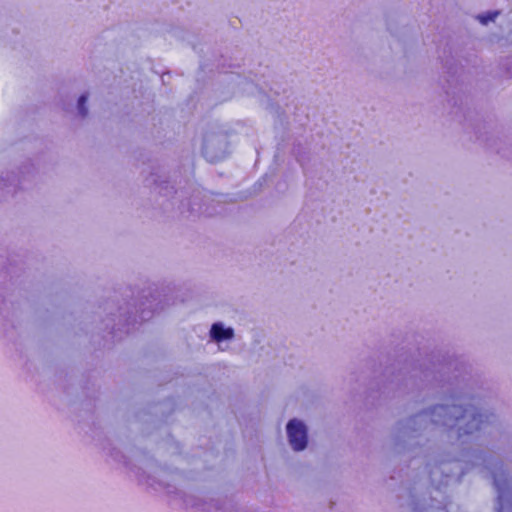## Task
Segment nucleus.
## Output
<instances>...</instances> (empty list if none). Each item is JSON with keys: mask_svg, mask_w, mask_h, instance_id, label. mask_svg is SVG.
I'll list each match as a JSON object with an SVG mask.
<instances>
[{"mask_svg": "<svg viewBox=\"0 0 512 512\" xmlns=\"http://www.w3.org/2000/svg\"><path fill=\"white\" fill-rule=\"evenodd\" d=\"M289 442L295 451H301L307 446V430L305 425L296 419L287 424Z\"/></svg>", "mask_w": 512, "mask_h": 512, "instance_id": "f257e3e1", "label": "nucleus"}, {"mask_svg": "<svg viewBox=\"0 0 512 512\" xmlns=\"http://www.w3.org/2000/svg\"><path fill=\"white\" fill-rule=\"evenodd\" d=\"M233 335L234 331L232 328H224L220 323H215L211 327V336L217 342L231 339Z\"/></svg>", "mask_w": 512, "mask_h": 512, "instance_id": "f03ea898", "label": "nucleus"}, {"mask_svg": "<svg viewBox=\"0 0 512 512\" xmlns=\"http://www.w3.org/2000/svg\"><path fill=\"white\" fill-rule=\"evenodd\" d=\"M493 481H494V486L499 493V498L502 499L503 491L508 483L507 478L502 477V475L498 476L497 473H493Z\"/></svg>", "mask_w": 512, "mask_h": 512, "instance_id": "7ed1b4c3", "label": "nucleus"}, {"mask_svg": "<svg viewBox=\"0 0 512 512\" xmlns=\"http://www.w3.org/2000/svg\"><path fill=\"white\" fill-rule=\"evenodd\" d=\"M498 14V12H489L487 14L479 15L477 18L482 24L486 25L488 22L494 21Z\"/></svg>", "mask_w": 512, "mask_h": 512, "instance_id": "20e7f679", "label": "nucleus"}, {"mask_svg": "<svg viewBox=\"0 0 512 512\" xmlns=\"http://www.w3.org/2000/svg\"><path fill=\"white\" fill-rule=\"evenodd\" d=\"M86 101H87V96L86 95H81L79 100H78V109H79V112L81 113L82 116H86L87 113H88V110H87V107H86Z\"/></svg>", "mask_w": 512, "mask_h": 512, "instance_id": "39448f33", "label": "nucleus"}, {"mask_svg": "<svg viewBox=\"0 0 512 512\" xmlns=\"http://www.w3.org/2000/svg\"><path fill=\"white\" fill-rule=\"evenodd\" d=\"M481 415L480 414H473L472 415V422H477V425L481 422Z\"/></svg>", "mask_w": 512, "mask_h": 512, "instance_id": "423d86ee", "label": "nucleus"}, {"mask_svg": "<svg viewBox=\"0 0 512 512\" xmlns=\"http://www.w3.org/2000/svg\"><path fill=\"white\" fill-rule=\"evenodd\" d=\"M467 410L463 411V414L461 415V418H464L466 416Z\"/></svg>", "mask_w": 512, "mask_h": 512, "instance_id": "0eeeda50", "label": "nucleus"}, {"mask_svg": "<svg viewBox=\"0 0 512 512\" xmlns=\"http://www.w3.org/2000/svg\"><path fill=\"white\" fill-rule=\"evenodd\" d=\"M471 431L470 430H465L463 434H470Z\"/></svg>", "mask_w": 512, "mask_h": 512, "instance_id": "6e6552de", "label": "nucleus"}]
</instances>
